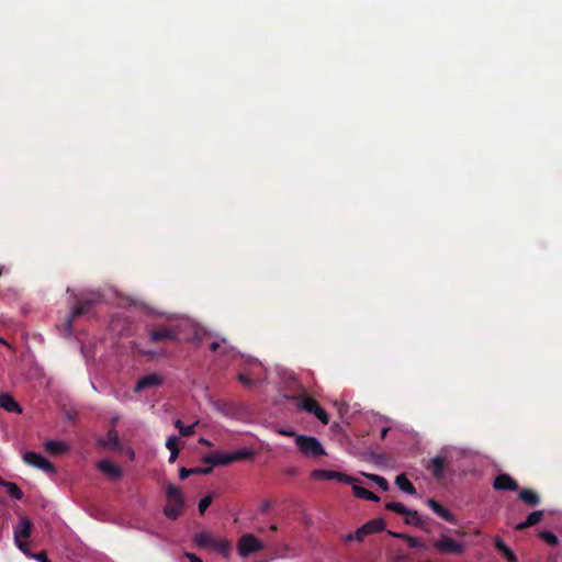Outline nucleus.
<instances>
[{"instance_id": "obj_28", "label": "nucleus", "mask_w": 562, "mask_h": 562, "mask_svg": "<svg viewBox=\"0 0 562 562\" xmlns=\"http://www.w3.org/2000/svg\"><path fill=\"white\" fill-rule=\"evenodd\" d=\"M369 535L384 530L385 522L382 518H374L363 524Z\"/></svg>"}, {"instance_id": "obj_45", "label": "nucleus", "mask_w": 562, "mask_h": 562, "mask_svg": "<svg viewBox=\"0 0 562 562\" xmlns=\"http://www.w3.org/2000/svg\"><path fill=\"white\" fill-rule=\"evenodd\" d=\"M271 507V503L269 501H265L261 505H260V512L261 513H266L270 509Z\"/></svg>"}, {"instance_id": "obj_37", "label": "nucleus", "mask_w": 562, "mask_h": 562, "mask_svg": "<svg viewBox=\"0 0 562 562\" xmlns=\"http://www.w3.org/2000/svg\"><path fill=\"white\" fill-rule=\"evenodd\" d=\"M313 415L324 425L329 423V416L327 412L318 404Z\"/></svg>"}, {"instance_id": "obj_46", "label": "nucleus", "mask_w": 562, "mask_h": 562, "mask_svg": "<svg viewBox=\"0 0 562 562\" xmlns=\"http://www.w3.org/2000/svg\"><path fill=\"white\" fill-rule=\"evenodd\" d=\"M193 340L201 344L203 341V335L199 330H195L193 334Z\"/></svg>"}, {"instance_id": "obj_25", "label": "nucleus", "mask_w": 562, "mask_h": 562, "mask_svg": "<svg viewBox=\"0 0 562 562\" xmlns=\"http://www.w3.org/2000/svg\"><path fill=\"white\" fill-rule=\"evenodd\" d=\"M352 491H353V494L356 497L358 498H362V499H367V501H372V502H379L380 501V497L374 494L373 492L364 488V487H361L357 484H353L352 486Z\"/></svg>"}, {"instance_id": "obj_42", "label": "nucleus", "mask_w": 562, "mask_h": 562, "mask_svg": "<svg viewBox=\"0 0 562 562\" xmlns=\"http://www.w3.org/2000/svg\"><path fill=\"white\" fill-rule=\"evenodd\" d=\"M31 558L35 559L38 562H50L45 552L32 553Z\"/></svg>"}, {"instance_id": "obj_7", "label": "nucleus", "mask_w": 562, "mask_h": 562, "mask_svg": "<svg viewBox=\"0 0 562 562\" xmlns=\"http://www.w3.org/2000/svg\"><path fill=\"white\" fill-rule=\"evenodd\" d=\"M434 547L440 553L461 554L464 551L462 543L448 536H441V538L434 543Z\"/></svg>"}, {"instance_id": "obj_34", "label": "nucleus", "mask_w": 562, "mask_h": 562, "mask_svg": "<svg viewBox=\"0 0 562 562\" xmlns=\"http://www.w3.org/2000/svg\"><path fill=\"white\" fill-rule=\"evenodd\" d=\"M362 474L366 477H368L369 480L373 481L382 491L389 490V483L383 476H380L376 474H368V473H362Z\"/></svg>"}, {"instance_id": "obj_33", "label": "nucleus", "mask_w": 562, "mask_h": 562, "mask_svg": "<svg viewBox=\"0 0 562 562\" xmlns=\"http://www.w3.org/2000/svg\"><path fill=\"white\" fill-rule=\"evenodd\" d=\"M368 531L366 530L364 526L362 525L360 528H358L355 532H349L346 537V541H352L357 540L361 542L366 536H368Z\"/></svg>"}, {"instance_id": "obj_35", "label": "nucleus", "mask_w": 562, "mask_h": 562, "mask_svg": "<svg viewBox=\"0 0 562 562\" xmlns=\"http://www.w3.org/2000/svg\"><path fill=\"white\" fill-rule=\"evenodd\" d=\"M385 508L391 512H395L400 515H404L407 513L408 508L405 507L402 503L398 502H389L385 504Z\"/></svg>"}, {"instance_id": "obj_39", "label": "nucleus", "mask_w": 562, "mask_h": 562, "mask_svg": "<svg viewBox=\"0 0 562 562\" xmlns=\"http://www.w3.org/2000/svg\"><path fill=\"white\" fill-rule=\"evenodd\" d=\"M336 481L344 483V484H355L357 480L348 474L337 472V475L335 477Z\"/></svg>"}, {"instance_id": "obj_13", "label": "nucleus", "mask_w": 562, "mask_h": 562, "mask_svg": "<svg viewBox=\"0 0 562 562\" xmlns=\"http://www.w3.org/2000/svg\"><path fill=\"white\" fill-rule=\"evenodd\" d=\"M0 407L9 413H22L21 405L9 393H0Z\"/></svg>"}, {"instance_id": "obj_2", "label": "nucleus", "mask_w": 562, "mask_h": 562, "mask_svg": "<svg viewBox=\"0 0 562 562\" xmlns=\"http://www.w3.org/2000/svg\"><path fill=\"white\" fill-rule=\"evenodd\" d=\"M168 504L164 508V514L169 519H177L183 513L184 498L179 487L169 484L166 488Z\"/></svg>"}, {"instance_id": "obj_3", "label": "nucleus", "mask_w": 562, "mask_h": 562, "mask_svg": "<svg viewBox=\"0 0 562 562\" xmlns=\"http://www.w3.org/2000/svg\"><path fill=\"white\" fill-rule=\"evenodd\" d=\"M295 445L300 452L306 458H319L326 456V451L319 440L312 436H295Z\"/></svg>"}, {"instance_id": "obj_36", "label": "nucleus", "mask_w": 562, "mask_h": 562, "mask_svg": "<svg viewBox=\"0 0 562 562\" xmlns=\"http://www.w3.org/2000/svg\"><path fill=\"white\" fill-rule=\"evenodd\" d=\"M539 537L550 546H557L559 543L558 537L549 530H543L539 533Z\"/></svg>"}, {"instance_id": "obj_48", "label": "nucleus", "mask_w": 562, "mask_h": 562, "mask_svg": "<svg viewBox=\"0 0 562 562\" xmlns=\"http://www.w3.org/2000/svg\"><path fill=\"white\" fill-rule=\"evenodd\" d=\"M389 431H390V427H383V428L381 429L380 438H381L382 440H383V439H385V437H386V435H387V432H389Z\"/></svg>"}, {"instance_id": "obj_6", "label": "nucleus", "mask_w": 562, "mask_h": 562, "mask_svg": "<svg viewBox=\"0 0 562 562\" xmlns=\"http://www.w3.org/2000/svg\"><path fill=\"white\" fill-rule=\"evenodd\" d=\"M23 460L25 461V463H27L32 467H35L37 469H41L45 473H48V474L56 473L55 465L52 462H49L47 459H45L43 456H41L40 453L33 452V451H27L24 453Z\"/></svg>"}, {"instance_id": "obj_23", "label": "nucleus", "mask_w": 562, "mask_h": 562, "mask_svg": "<svg viewBox=\"0 0 562 562\" xmlns=\"http://www.w3.org/2000/svg\"><path fill=\"white\" fill-rule=\"evenodd\" d=\"M0 486L4 487L7 493L14 499L21 501L24 496L22 490L13 482L0 480Z\"/></svg>"}, {"instance_id": "obj_17", "label": "nucleus", "mask_w": 562, "mask_h": 562, "mask_svg": "<svg viewBox=\"0 0 562 562\" xmlns=\"http://www.w3.org/2000/svg\"><path fill=\"white\" fill-rule=\"evenodd\" d=\"M427 505L443 520L451 524L454 522V516L437 501L429 498Z\"/></svg>"}, {"instance_id": "obj_44", "label": "nucleus", "mask_w": 562, "mask_h": 562, "mask_svg": "<svg viewBox=\"0 0 562 562\" xmlns=\"http://www.w3.org/2000/svg\"><path fill=\"white\" fill-rule=\"evenodd\" d=\"M186 557L189 559L190 562H203L202 559L194 553H186Z\"/></svg>"}, {"instance_id": "obj_47", "label": "nucleus", "mask_w": 562, "mask_h": 562, "mask_svg": "<svg viewBox=\"0 0 562 562\" xmlns=\"http://www.w3.org/2000/svg\"><path fill=\"white\" fill-rule=\"evenodd\" d=\"M220 346H221L220 341H213L210 344V349L215 352L218 350Z\"/></svg>"}, {"instance_id": "obj_22", "label": "nucleus", "mask_w": 562, "mask_h": 562, "mask_svg": "<svg viewBox=\"0 0 562 562\" xmlns=\"http://www.w3.org/2000/svg\"><path fill=\"white\" fill-rule=\"evenodd\" d=\"M395 484L397 485V487L409 494V495H415L416 494V488L415 486L413 485V483L407 479L406 474L405 473H401L396 476L395 479Z\"/></svg>"}, {"instance_id": "obj_12", "label": "nucleus", "mask_w": 562, "mask_h": 562, "mask_svg": "<svg viewBox=\"0 0 562 562\" xmlns=\"http://www.w3.org/2000/svg\"><path fill=\"white\" fill-rule=\"evenodd\" d=\"M33 522L27 517H22L14 529V540L27 539L31 537Z\"/></svg>"}, {"instance_id": "obj_14", "label": "nucleus", "mask_w": 562, "mask_h": 562, "mask_svg": "<svg viewBox=\"0 0 562 562\" xmlns=\"http://www.w3.org/2000/svg\"><path fill=\"white\" fill-rule=\"evenodd\" d=\"M99 445L111 450H120L121 442L117 431L110 429L104 438L99 439Z\"/></svg>"}, {"instance_id": "obj_31", "label": "nucleus", "mask_w": 562, "mask_h": 562, "mask_svg": "<svg viewBox=\"0 0 562 562\" xmlns=\"http://www.w3.org/2000/svg\"><path fill=\"white\" fill-rule=\"evenodd\" d=\"M175 426H176V428H178L181 436L189 437V436L194 435L196 424L184 426L180 419H177L175 422Z\"/></svg>"}, {"instance_id": "obj_38", "label": "nucleus", "mask_w": 562, "mask_h": 562, "mask_svg": "<svg viewBox=\"0 0 562 562\" xmlns=\"http://www.w3.org/2000/svg\"><path fill=\"white\" fill-rule=\"evenodd\" d=\"M212 501H213L212 495H206L200 499L198 508H199V513L201 515H203L205 513L207 507L212 504Z\"/></svg>"}, {"instance_id": "obj_26", "label": "nucleus", "mask_w": 562, "mask_h": 562, "mask_svg": "<svg viewBox=\"0 0 562 562\" xmlns=\"http://www.w3.org/2000/svg\"><path fill=\"white\" fill-rule=\"evenodd\" d=\"M404 522L406 525H413L423 528L426 524V520L416 510L408 509L405 514Z\"/></svg>"}, {"instance_id": "obj_49", "label": "nucleus", "mask_w": 562, "mask_h": 562, "mask_svg": "<svg viewBox=\"0 0 562 562\" xmlns=\"http://www.w3.org/2000/svg\"><path fill=\"white\" fill-rule=\"evenodd\" d=\"M213 470V467L210 464L207 468H201V474H210Z\"/></svg>"}, {"instance_id": "obj_32", "label": "nucleus", "mask_w": 562, "mask_h": 562, "mask_svg": "<svg viewBox=\"0 0 562 562\" xmlns=\"http://www.w3.org/2000/svg\"><path fill=\"white\" fill-rule=\"evenodd\" d=\"M337 475V471L331 470H314L312 472V477L314 480H335Z\"/></svg>"}, {"instance_id": "obj_24", "label": "nucleus", "mask_w": 562, "mask_h": 562, "mask_svg": "<svg viewBox=\"0 0 562 562\" xmlns=\"http://www.w3.org/2000/svg\"><path fill=\"white\" fill-rule=\"evenodd\" d=\"M45 449L47 452L59 456L65 453L68 450V447L66 443L57 440H47L45 442Z\"/></svg>"}, {"instance_id": "obj_29", "label": "nucleus", "mask_w": 562, "mask_h": 562, "mask_svg": "<svg viewBox=\"0 0 562 562\" xmlns=\"http://www.w3.org/2000/svg\"><path fill=\"white\" fill-rule=\"evenodd\" d=\"M389 533L392 537L404 539L411 548H425V544L419 539H417L415 537H412V536H408L405 533L393 532V531H389Z\"/></svg>"}, {"instance_id": "obj_27", "label": "nucleus", "mask_w": 562, "mask_h": 562, "mask_svg": "<svg viewBox=\"0 0 562 562\" xmlns=\"http://www.w3.org/2000/svg\"><path fill=\"white\" fill-rule=\"evenodd\" d=\"M178 437L170 436L166 441V447L170 451L169 462L173 463L179 456Z\"/></svg>"}, {"instance_id": "obj_40", "label": "nucleus", "mask_w": 562, "mask_h": 562, "mask_svg": "<svg viewBox=\"0 0 562 562\" xmlns=\"http://www.w3.org/2000/svg\"><path fill=\"white\" fill-rule=\"evenodd\" d=\"M18 548L26 555V557H30L32 555V552L30 550V546L26 541H23V540H14Z\"/></svg>"}, {"instance_id": "obj_15", "label": "nucleus", "mask_w": 562, "mask_h": 562, "mask_svg": "<svg viewBox=\"0 0 562 562\" xmlns=\"http://www.w3.org/2000/svg\"><path fill=\"white\" fill-rule=\"evenodd\" d=\"M215 539L207 531H200L194 535V543L200 549H212L213 544H215Z\"/></svg>"}, {"instance_id": "obj_53", "label": "nucleus", "mask_w": 562, "mask_h": 562, "mask_svg": "<svg viewBox=\"0 0 562 562\" xmlns=\"http://www.w3.org/2000/svg\"><path fill=\"white\" fill-rule=\"evenodd\" d=\"M269 529L271 531H276L278 529V527H277V525L272 524V525H270Z\"/></svg>"}, {"instance_id": "obj_30", "label": "nucleus", "mask_w": 562, "mask_h": 562, "mask_svg": "<svg viewBox=\"0 0 562 562\" xmlns=\"http://www.w3.org/2000/svg\"><path fill=\"white\" fill-rule=\"evenodd\" d=\"M212 549L216 550L224 557H228L231 553V543L227 540L215 539V544H213Z\"/></svg>"}, {"instance_id": "obj_43", "label": "nucleus", "mask_w": 562, "mask_h": 562, "mask_svg": "<svg viewBox=\"0 0 562 562\" xmlns=\"http://www.w3.org/2000/svg\"><path fill=\"white\" fill-rule=\"evenodd\" d=\"M190 475H191V469L181 468L179 470V477H180V480H186Z\"/></svg>"}, {"instance_id": "obj_11", "label": "nucleus", "mask_w": 562, "mask_h": 562, "mask_svg": "<svg viewBox=\"0 0 562 562\" xmlns=\"http://www.w3.org/2000/svg\"><path fill=\"white\" fill-rule=\"evenodd\" d=\"M97 468L111 480H119L122 476V469L108 460L99 461Z\"/></svg>"}, {"instance_id": "obj_10", "label": "nucleus", "mask_w": 562, "mask_h": 562, "mask_svg": "<svg viewBox=\"0 0 562 562\" xmlns=\"http://www.w3.org/2000/svg\"><path fill=\"white\" fill-rule=\"evenodd\" d=\"M493 487L497 491H517L518 483L509 474H498L493 481Z\"/></svg>"}, {"instance_id": "obj_50", "label": "nucleus", "mask_w": 562, "mask_h": 562, "mask_svg": "<svg viewBox=\"0 0 562 562\" xmlns=\"http://www.w3.org/2000/svg\"><path fill=\"white\" fill-rule=\"evenodd\" d=\"M281 434L285 435V436H296L295 432L293 430H282Z\"/></svg>"}, {"instance_id": "obj_19", "label": "nucleus", "mask_w": 562, "mask_h": 562, "mask_svg": "<svg viewBox=\"0 0 562 562\" xmlns=\"http://www.w3.org/2000/svg\"><path fill=\"white\" fill-rule=\"evenodd\" d=\"M445 468H446V461L443 458L441 457H435L432 458L428 465H427V469L429 471H431V474L435 479H440L442 477L443 475V472H445Z\"/></svg>"}, {"instance_id": "obj_21", "label": "nucleus", "mask_w": 562, "mask_h": 562, "mask_svg": "<svg viewBox=\"0 0 562 562\" xmlns=\"http://www.w3.org/2000/svg\"><path fill=\"white\" fill-rule=\"evenodd\" d=\"M494 546L506 558L507 562H517V555L499 537L495 538Z\"/></svg>"}, {"instance_id": "obj_9", "label": "nucleus", "mask_w": 562, "mask_h": 562, "mask_svg": "<svg viewBox=\"0 0 562 562\" xmlns=\"http://www.w3.org/2000/svg\"><path fill=\"white\" fill-rule=\"evenodd\" d=\"M162 384V378L156 373L147 374L140 378L135 386L134 392L139 393L146 389L158 387Z\"/></svg>"}, {"instance_id": "obj_5", "label": "nucleus", "mask_w": 562, "mask_h": 562, "mask_svg": "<svg viewBox=\"0 0 562 562\" xmlns=\"http://www.w3.org/2000/svg\"><path fill=\"white\" fill-rule=\"evenodd\" d=\"M148 336L153 344L178 341L179 330L173 326H157L149 330Z\"/></svg>"}, {"instance_id": "obj_18", "label": "nucleus", "mask_w": 562, "mask_h": 562, "mask_svg": "<svg viewBox=\"0 0 562 562\" xmlns=\"http://www.w3.org/2000/svg\"><path fill=\"white\" fill-rule=\"evenodd\" d=\"M543 516H544L543 510H535L527 516L526 520L517 524L515 526V529L524 530L529 527H532V526L537 525L538 522H540V520L543 518Z\"/></svg>"}, {"instance_id": "obj_4", "label": "nucleus", "mask_w": 562, "mask_h": 562, "mask_svg": "<svg viewBox=\"0 0 562 562\" xmlns=\"http://www.w3.org/2000/svg\"><path fill=\"white\" fill-rule=\"evenodd\" d=\"M95 303H97V301L93 299L77 302L70 316L64 323V328L68 336H70L72 334V325H74L75 319L78 318L79 316L88 314L91 311V308L94 306Z\"/></svg>"}, {"instance_id": "obj_51", "label": "nucleus", "mask_w": 562, "mask_h": 562, "mask_svg": "<svg viewBox=\"0 0 562 562\" xmlns=\"http://www.w3.org/2000/svg\"><path fill=\"white\" fill-rule=\"evenodd\" d=\"M192 474H201V468H192L191 469V475Z\"/></svg>"}, {"instance_id": "obj_41", "label": "nucleus", "mask_w": 562, "mask_h": 562, "mask_svg": "<svg viewBox=\"0 0 562 562\" xmlns=\"http://www.w3.org/2000/svg\"><path fill=\"white\" fill-rule=\"evenodd\" d=\"M238 380L241 384L246 385V386H252L254 385V381L245 373H239L238 374Z\"/></svg>"}, {"instance_id": "obj_16", "label": "nucleus", "mask_w": 562, "mask_h": 562, "mask_svg": "<svg viewBox=\"0 0 562 562\" xmlns=\"http://www.w3.org/2000/svg\"><path fill=\"white\" fill-rule=\"evenodd\" d=\"M518 497L525 504L535 507L540 504V496L538 493L531 488H521L519 491Z\"/></svg>"}, {"instance_id": "obj_1", "label": "nucleus", "mask_w": 562, "mask_h": 562, "mask_svg": "<svg viewBox=\"0 0 562 562\" xmlns=\"http://www.w3.org/2000/svg\"><path fill=\"white\" fill-rule=\"evenodd\" d=\"M252 452L246 449L237 450L234 452H218L214 451L203 457V462L212 467L228 465L236 461L247 460L252 458Z\"/></svg>"}, {"instance_id": "obj_20", "label": "nucleus", "mask_w": 562, "mask_h": 562, "mask_svg": "<svg viewBox=\"0 0 562 562\" xmlns=\"http://www.w3.org/2000/svg\"><path fill=\"white\" fill-rule=\"evenodd\" d=\"M297 407L300 409H303L307 413H314L316 407L318 406V403L312 398L310 395H307L305 392L299 396L297 398Z\"/></svg>"}, {"instance_id": "obj_52", "label": "nucleus", "mask_w": 562, "mask_h": 562, "mask_svg": "<svg viewBox=\"0 0 562 562\" xmlns=\"http://www.w3.org/2000/svg\"><path fill=\"white\" fill-rule=\"evenodd\" d=\"M200 442H202V443H204V445H207V446H210V445H211V442H210L209 440L204 439V438H201V439H200Z\"/></svg>"}, {"instance_id": "obj_54", "label": "nucleus", "mask_w": 562, "mask_h": 562, "mask_svg": "<svg viewBox=\"0 0 562 562\" xmlns=\"http://www.w3.org/2000/svg\"><path fill=\"white\" fill-rule=\"evenodd\" d=\"M0 342L4 344V339L2 337H0Z\"/></svg>"}, {"instance_id": "obj_8", "label": "nucleus", "mask_w": 562, "mask_h": 562, "mask_svg": "<svg viewBox=\"0 0 562 562\" xmlns=\"http://www.w3.org/2000/svg\"><path fill=\"white\" fill-rule=\"evenodd\" d=\"M262 549V543L254 535H244L238 541V552L241 557H248L249 554Z\"/></svg>"}]
</instances>
